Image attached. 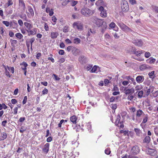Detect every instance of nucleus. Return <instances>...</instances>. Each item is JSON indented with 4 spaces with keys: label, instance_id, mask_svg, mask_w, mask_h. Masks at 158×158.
I'll return each instance as SVG.
<instances>
[{
    "label": "nucleus",
    "instance_id": "64",
    "mask_svg": "<svg viewBox=\"0 0 158 158\" xmlns=\"http://www.w3.org/2000/svg\"><path fill=\"white\" fill-rule=\"evenodd\" d=\"M60 46L61 48H63L65 47V45L62 42L60 44Z\"/></svg>",
    "mask_w": 158,
    "mask_h": 158
},
{
    "label": "nucleus",
    "instance_id": "23",
    "mask_svg": "<svg viewBox=\"0 0 158 158\" xmlns=\"http://www.w3.org/2000/svg\"><path fill=\"white\" fill-rule=\"evenodd\" d=\"M2 138L1 139V140H3L6 139L7 137L6 134L5 132L2 133L1 134Z\"/></svg>",
    "mask_w": 158,
    "mask_h": 158
},
{
    "label": "nucleus",
    "instance_id": "53",
    "mask_svg": "<svg viewBox=\"0 0 158 158\" xmlns=\"http://www.w3.org/2000/svg\"><path fill=\"white\" fill-rule=\"evenodd\" d=\"M68 27L67 26H65L63 29V32L65 33H66L68 32Z\"/></svg>",
    "mask_w": 158,
    "mask_h": 158
},
{
    "label": "nucleus",
    "instance_id": "13",
    "mask_svg": "<svg viewBox=\"0 0 158 158\" xmlns=\"http://www.w3.org/2000/svg\"><path fill=\"white\" fill-rule=\"evenodd\" d=\"M49 144L48 143H46L45 144L44 147L43 149V151L44 152L46 153H48L49 150Z\"/></svg>",
    "mask_w": 158,
    "mask_h": 158
},
{
    "label": "nucleus",
    "instance_id": "56",
    "mask_svg": "<svg viewBox=\"0 0 158 158\" xmlns=\"http://www.w3.org/2000/svg\"><path fill=\"white\" fill-rule=\"evenodd\" d=\"M64 51L63 50H60L59 51V53L61 55H63L64 54Z\"/></svg>",
    "mask_w": 158,
    "mask_h": 158
},
{
    "label": "nucleus",
    "instance_id": "7",
    "mask_svg": "<svg viewBox=\"0 0 158 158\" xmlns=\"http://www.w3.org/2000/svg\"><path fill=\"white\" fill-rule=\"evenodd\" d=\"M134 92L135 89L133 88L131 89H124V93L126 95L133 94Z\"/></svg>",
    "mask_w": 158,
    "mask_h": 158
},
{
    "label": "nucleus",
    "instance_id": "40",
    "mask_svg": "<svg viewBox=\"0 0 158 158\" xmlns=\"http://www.w3.org/2000/svg\"><path fill=\"white\" fill-rule=\"evenodd\" d=\"M42 92L43 95H45L48 93V90L47 89L45 88L43 90Z\"/></svg>",
    "mask_w": 158,
    "mask_h": 158
},
{
    "label": "nucleus",
    "instance_id": "17",
    "mask_svg": "<svg viewBox=\"0 0 158 158\" xmlns=\"http://www.w3.org/2000/svg\"><path fill=\"white\" fill-rule=\"evenodd\" d=\"M151 138L149 136H147L144 139L143 142L147 143H149L150 141Z\"/></svg>",
    "mask_w": 158,
    "mask_h": 158
},
{
    "label": "nucleus",
    "instance_id": "21",
    "mask_svg": "<svg viewBox=\"0 0 158 158\" xmlns=\"http://www.w3.org/2000/svg\"><path fill=\"white\" fill-rule=\"evenodd\" d=\"M143 113V112L141 110H139L137 111L136 116L138 117H140Z\"/></svg>",
    "mask_w": 158,
    "mask_h": 158
},
{
    "label": "nucleus",
    "instance_id": "22",
    "mask_svg": "<svg viewBox=\"0 0 158 158\" xmlns=\"http://www.w3.org/2000/svg\"><path fill=\"white\" fill-rule=\"evenodd\" d=\"M134 131H135L136 135L138 136H140V134L141 133V131L139 129L137 128H135Z\"/></svg>",
    "mask_w": 158,
    "mask_h": 158
},
{
    "label": "nucleus",
    "instance_id": "43",
    "mask_svg": "<svg viewBox=\"0 0 158 158\" xmlns=\"http://www.w3.org/2000/svg\"><path fill=\"white\" fill-rule=\"evenodd\" d=\"M151 56V54L148 52H146L145 53V56L147 58H148Z\"/></svg>",
    "mask_w": 158,
    "mask_h": 158
},
{
    "label": "nucleus",
    "instance_id": "39",
    "mask_svg": "<svg viewBox=\"0 0 158 158\" xmlns=\"http://www.w3.org/2000/svg\"><path fill=\"white\" fill-rule=\"evenodd\" d=\"M35 39L34 38H31L30 40V41L29 42V43H30L31 44V49L32 50V43L34 42L35 41Z\"/></svg>",
    "mask_w": 158,
    "mask_h": 158
},
{
    "label": "nucleus",
    "instance_id": "27",
    "mask_svg": "<svg viewBox=\"0 0 158 158\" xmlns=\"http://www.w3.org/2000/svg\"><path fill=\"white\" fill-rule=\"evenodd\" d=\"M149 60L148 63L150 64L154 63L156 61V59L152 57H150L149 59L147 60V61Z\"/></svg>",
    "mask_w": 158,
    "mask_h": 158
},
{
    "label": "nucleus",
    "instance_id": "31",
    "mask_svg": "<svg viewBox=\"0 0 158 158\" xmlns=\"http://www.w3.org/2000/svg\"><path fill=\"white\" fill-rule=\"evenodd\" d=\"M120 118L121 117L120 115L118 114L116 120L115 121V123L116 124H118L119 123L120 120Z\"/></svg>",
    "mask_w": 158,
    "mask_h": 158
},
{
    "label": "nucleus",
    "instance_id": "29",
    "mask_svg": "<svg viewBox=\"0 0 158 158\" xmlns=\"http://www.w3.org/2000/svg\"><path fill=\"white\" fill-rule=\"evenodd\" d=\"M28 9L31 15L33 16L34 15V12L33 9L30 6H28Z\"/></svg>",
    "mask_w": 158,
    "mask_h": 158
},
{
    "label": "nucleus",
    "instance_id": "58",
    "mask_svg": "<svg viewBox=\"0 0 158 158\" xmlns=\"http://www.w3.org/2000/svg\"><path fill=\"white\" fill-rule=\"evenodd\" d=\"M26 46L27 47L28 51H29V47H30V43H29V42L26 41Z\"/></svg>",
    "mask_w": 158,
    "mask_h": 158
},
{
    "label": "nucleus",
    "instance_id": "62",
    "mask_svg": "<svg viewBox=\"0 0 158 158\" xmlns=\"http://www.w3.org/2000/svg\"><path fill=\"white\" fill-rule=\"evenodd\" d=\"M41 56V54L40 53H38L36 56V58L37 59H39V58Z\"/></svg>",
    "mask_w": 158,
    "mask_h": 158
},
{
    "label": "nucleus",
    "instance_id": "42",
    "mask_svg": "<svg viewBox=\"0 0 158 158\" xmlns=\"http://www.w3.org/2000/svg\"><path fill=\"white\" fill-rule=\"evenodd\" d=\"M11 40H12V42L11 43V44L12 46H14V44H15L17 43V40H12V39H11Z\"/></svg>",
    "mask_w": 158,
    "mask_h": 158
},
{
    "label": "nucleus",
    "instance_id": "2",
    "mask_svg": "<svg viewBox=\"0 0 158 158\" xmlns=\"http://www.w3.org/2000/svg\"><path fill=\"white\" fill-rule=\"evenodd\" d=\"M81 14L85 16H90L94 13L93 11L87 8H82L81 10Z\"/></svg>",
    "mask_w": 158,
    "mask_h": 158
},
{
    "label": "nucleus",
    "instance_id": "48",
    "mask_svg": "<svg viewBox=\"0 0 158 158\" xmlns=\"http://www.w3.org/2000/svg\"><path fill=\"white\" fill-rule=\"evenodd\" d=\"M105 152L106 154L109 155L110 153V151L109 149L107 148L105 150Z\"/></svg>",
    "mask_w": 158,
    "mask_h": 158
},
{
    "label": "nucleus",
    "instance_id": "46",
    "mask_svg": "<svg viewBox=\"0 0 158 158\" xmlns=\"http://www.w3.org/2000/svg\"><path fill=\"white\" fill-rule=\"evenodd\" d=\"M27 96H25L24 97L23 101V105L26 104L27 102Z\"/></svg>",
    "mask_w": 158,
    "mask_h": 158
},
{
    "label": "nucleus",
    "instance_id": "16",
    "mask_svg": "<svg viewBox=\"0 0 158 158\" xmlns=\"http://www.w3.org/2000/svg\"><path fill=\"white\" fill-rule=\"evenodd\" d=\"M58 35V33L57 32H52L51 33V36L52 39L56 38Z\"/></svg>",
    "mask_w": 158,
    "mask_h": 158
},
{
    "label": "nucleus",
    "instance_id": "19",
    "mask_svg": "<svg viewBox=\"0 0 158 158\" xmlns=\"http://www.w3.org/2000/svg\"><path fill=\"white\" fill-rule=\"evenodd\" d=\"M20 65H23L24 66V68H23L22 67H21V69L23 70H26L27 69V67L28 66L27 64L26 63V62L23 61L22 63L20 64Z\"/></svg>",
    "mask_w": 158,
    "mask_h": 158
},
{
    "label": "nucleus",
    "instance_id": "41",
    "mask_svg": "<svg viewBox=\"0 0 158 158\" xmlns=\"http://www.w3.org/2000/svg\"><path fill=\"white\" fill-rule=\"evenodd\" d=\"M3 65L4 66V67L5 68V69H6L5 74L7 76H9V77H10V75L9 72L8 71L7 69H6L5 66L4 65Z\"/></svg>",
    "mask_w": 158,
    "mask_h": 158
},
{
    "label": "nucleus",
    "instance_id": "37",
    "mask_svg": "<svg viewBox=\"0 0 158 158\" xmlns=\"http://www.w3.org/2000/svg\"><path fill=\"white\" fill-rule=\"evenodd\" d=\"M148 116L147 115H146L145 117H144V118L143 119L142 123H145L148 121Z\"/></svg>",
    "mask_w": 158,
    "mask_h": 158
},
{
    "label": "nucleus",
    "instance_id": "63",
    "mask_svg": "<svg viewBox=\"0 0 158 158\" xmlns=\"http://www.w3.org/2000/svg\"><path fill=\"white\" fill-rule=\"evenodd\" d=\"M13 3L12 0H9L7 3L8 6L12 5Z\"/></svg>",
    "mask_w": 158,
    "mask_h": 158
},
{
    "label": "nucleus",
    "instance_id": "11",
    "mask_svg": "<svg viewBox=\"0 0 158 158\" xmlns=\"http://www.w3.org/2000/svg\"><path fill=\"white\" fill-rule=\"evenodd\" d=\"M142 51H136V49L135 48H133L132 49L131 52L134 54H135L137 56H140L141 54L142 53Z\"/></svg>",
    "mask_w": 158,
    "mask_h": 158
},
{
    "label": "nucleus",
    "instance_id": "8",
    "mask_svg": "<svg viewBox=\"0 0 158 158\" xmlns=\"http://www.w3.org/2000/svg\"><path fill=\"white\" fill-rule=\"evenodd\" d=\"M140 150L139 147L136 145L134 146L132 148L131 152L133 154H137L139 152Z\"/></svg>",
    "mask_w": 158,
    "mask_h": 158
},
{
    "label": "nucleus",
    "instance_id": "6",
    "mask_svg": "<svg viewBox=\"0 0 158 158\" xmlns=\"http://www.w3.org/2000/svg\"><path fill=\"white\" fill-rule=\"evenodd\" d=\"M132 43L135 45L139 47L141 46L143 44V42L141 40L134 39L133 40Z\"/></svg>",
    "mask_w": 158,
    "mask_h": 158
},
{
    "label": "nucleus",
    "instance_id": "28",
    "mask_svg": "<svg viewBox=\"0 0 158 158\" xmlns=\"http://www.w3.org/2000/svg\"><path fill=\"white\" fill-rule=\"evenodd\" d=\"M24 25L27 28H31L32 27V25L30 23L27 22H25Z\"/></svg>",
    "mask_w": 158,
    "mask_h": 158
},
{
    "label": "nucleus",
    "instance_id": "15",
    "mask_svg": "<svg viewBox=\"0 0 158 158\" xmlns=\"http://www.w3.org/2000/svg\"><path fill=\"white\" fill-rule=\"evenodd\" d=\"M19 5L23 6V12H24L25 11L26 7L25 6V4L23 0H19Z\"/></svg>",
    "mask_w": 158,
    "mask_h": 158
},
{
    "label": "nucleus",
    "instance_id": "45",
    "mask_svg": "<svg viewBox=\"0 0 158 158\" xmlns=\"http://www.w3.org/2000/svg\"><path fill=\"white\" fill-rule=\"evenodd\" d=\"M129 2L132 5L136 4V2L135 0H129Z\"/></svg>",
    "mask_w": 158,
    "mask_h": 158
},
{
    "label": "nucleus",
    "instance_id": "61",
    "mask_svg": "<svg viewBox=\"0 0 158 158\" xmlns=\"http://www.w3.org/2000/svg\"><path fill=\"white\" fill-rule=\"evenodd\" d=\"M70 2V0H65V1L64 2H63L62 4L63 5H67L69 2Z\"/></svg>",
    "mask_w": 158,
    "mask_h": 158
},
{
    "label": "nucleus",
    "instance_id": "26",
    "mask_svg": "<svg viewBox=\"0 0 158 158\" xmlns=\"http://www.w3.org/2000/svg\"><path fill=\"white\" fill-rule=\"evenodd\" d=\"M81 40L78 38H75L73 40V43L76 44H78L80 43Z\"/></svg>",
    "mask_w": 158,
    "mask_h": 158
},
{
    "label": "nucleus",
    "instance_id": "9",
    "mask_svg": "<svg viewBox=\"0 0 158 158\" xmlns=\"http://www.w3.org/2000/svg\"><path fill=\"white\" fill-rule=\"evenodd\" d=\"M151 67L149 65L145 64L141 65L139 67L140 69L142 71L149 69Z\"/></svg>",
    "mask_w": 158,
    "mask_h": 158
},
{
    "label": "nucleus",
    "instance_id": "55",
    "mask_svg": "<svg viewBox=\"0 0 158 158\" xmlns=\"http://www.w3.org/2000/svg\"><path fill=\"white\" fill-rule=\"evenodd\" d=\"M25 118L24 117H21L19 118V122H23L25 120Z\"/></svg>",
    "mask_w": 158,
    "mask_h": 158
},
{
    "label": "nucleus",
    "instance_id": "50",
    "mask_svg": "<svg viewBox=\"0 0 158 158\" xmlns=\"http://www.w3.org/2000/svg\"><path fill=\"white\" fill-rule=\"evenodd\" d=\"M154 97H156L158 95V90L156 91L154 93H152Z\"/></svg>",
    "mask_w": 158,
    "mask_h": 158
},
{
    "label": "nucleus",
    "instance_id": "24",
    "mask_svg": "<svg viewBox=\"0 0 158 158\" xmlns=\"http://www.w3.org/2000/svg\"><path fill=\"white\" fill-rule=\"evenodd\" d=\"M101 16L103 17H106L107 16V14L106 13V11L105 10L102 11L100 13Z\"/></svg>",
    "mask_w": 158,
    "mask_h": 158
},
{
    "label": "nucleus",
    "instance_id": "12",
    "mask_svg": "<svg viewBox=\"0 0 158 158\" xmlns=\"http://www.w3.org/2000/svg\"><path fill=\"white\" fill-rule=\"evenodd\" d=\"M80 52L79 49L75 47H73L72 49V52L73 54L75 56L78 55Z\"/></svg>",
    "mask_w": 158,
    "mask_h": 158
},
{
    "label": "nucleus",
    "instance_id": "60",
    "mask_svg": "<svg viewBox=\"0 0 158 158\" xmlns=\"http://www.w3.org/2000/svg\"><path fill=\"white\" fill-rule=\"evenodd\" d=\"M7 123V121L6 120L2 121V126L5 127L6 124Z\"/></svg>",
    "mask_w": 158,
    "mask_h": 158
},
{
    "label": "nucleus",
    "instance_id": "1",
    "mask_svg": "<svg viewBox=\"0 0 158 158\" xmlns=\"http://www.w3.org/2000/svg\"><path fill=\"white\" fill-rule=\"evenodd\" d=\"M93 22L95 23L97 26L102 27V32L104 31L105 30L107 27L106 23L102 20L95 18Z\"/></svg>",
    "mask_w": 158,
    "mask_h": 158
},
{
    "label": "nucleus",
    "instance_id": "20",
    "mask_svg": "<svg viewBox=\"0 0 158 158\" xmlns=\"http://www.w3.org/2000/svg\"><path fill=\"white\" fill-rule=\"evenodd\" d=\"M72 17L73 19H75L80 18V14L79 13H76L72 15Z\"/></svg>",
    "mask_w": 158,
    "mask_h": 158
},
{
    "label": "nucleus",
    "instance_id": "59",
    "mask_svg": "<svg viewBox=\"0 0 158 158\" xmlns=\"http://www.w3.org/2000/svg\"><path fill=\"white\" fill-rule=\"evenodd\" d=\"M119 36L118 32H116L114 35V36L115 38H118Z\"/></svg>",
    "mask_w": 158,
    "mask_h": 158
},
{
    "label": "nucleus",
    "instance_id": "18",
    "mask_svg": "<svg viewBox=\"0 0 158 158\" xmlns=\"http://www.w3.org/2000/svg\"><path fill=\"white\" fill-rule=\"evenodd\" d=\"M77 119V118L76 116L75 115H73L70 118L71 121L74 124L76 123V121Z\"/></svg>",
    "mask_w": 158,
    "mask_h": 158
},
{
    "label": "nucleus",
    "instance_id": "35",
    "mask_svg": "<svg viewBox=\"0 0 158 158\" xmlns=\"http://www.w3.org/2000/svg\"><path fill=\"white\" fill-rule=\"evenodd\" d=\"M152 7L153 10H154L155 11L158 13V7L156 6H152Z\"/></svg>",
    "mask_w": 158,
    "mask_h": 158
},
{
    "label": "nucleus",
    "instance_id": "14",
    "mask_svg": "<svg viewBox=\"0 0 158 158\" xmlns=\"http://www.w3.org/2000/svg\"><path fill=\"white\" fill-rule=\"evenodd\" d=\"M148 154L151 156H154L156 154V151L155 149L152 148H149L148 149Z\"/></svg>",
    "mask_w": 158,
    "mask_h": 158
},
{
    "label": "nucleus",
    "instance_id": "32",
    "mask_svg": "<svg viewBox=\"0 0 158 158\" xmlns=\"http://www.w3.org/2000/svg\"><path fill=\"white\" fill-rule=\"evenodd\" d=\"M98 67L96 65H94L92 68L91 70L92 73H95L97 70V68Z\"/></svg>",
    "mask_w": 158,
    "mask_h": 158
},
{
    "label": "nucleus",
    "instance_id": "34",
    "mask_svg": "<svg viewBox=\"0 0 158 158\" xmlns=\"http://www.w3.org/2000/svg\"><path fill=\"white\" fill-rule=\"evenodd\" d=\"M133 94L128 95L127 99L129 101H131L133 98L134 97Z\"/></svg>",
    "mask_w": 158,
    "mask_h": 158
},
{
    "label": "nucleus",
    "instance_id": "47",
    "mask_svg": "<svg viewBox=\"0 0 158 158\" xmlns=\"http://www.w3.org/2000/svg\"><path fill=\"white\" fill-rule=\"evenodd\" d=\"M115 26V24L113 22L111 23L109 25V26L110 27L114 28Z\"/></svg>",
    "mask_w": 158,
    "mask_h": 158
},
{
    "label": "nucleus",
    "instance_id": "25",
    "mask_svg": "<svg viewBox=\"0 0 158 158\" xmlns=\"http://www.w3.org/2000/svg\"><path fill=\"white\" fill-rule=\"evenodd\" d=\"M154 71H152L151 72L149 73H148V75L150 78H152V79L154 78Z\"/></svg>",
    "mask_w": 158,
    "mask_h": 158
},
{
    "label": "nucleus",
    "instance_id": "57",
    "mask_svg": "<svg viewBox=\"0 0 158 158\" xmlns=\"http://www.w3.org/2000/svg\"><path fill=\"white\" fill-rule=\"evenodd\" d=\"M18 23L19 24L20 26H22L23 25V23L22 20L19 19L18 21Z\"/></svg>",
    "mask_w": 158,
    "mask_h": 158
},
{
    "label": "nucleus",
    "instance_id": "30",
    "mask_svg": "<svg viewBox=\"0 0 158 158\" xmlns=\"http://www.w3.org/2000/svg\"><path fill=\"white\" fill-rule=\"evenodd\" d=\"M15 36L19 39H21L23 37V35L19 33H18L15 34Z\"/></svg>",
    "mask_w": 158,
    "mask_h": 158
},
{
    "label": "nucleus",
    "instance_id": "51",
    "mask_svg": "<svg viewBox=\"0 0 158 158\" xmlns=\"http://www.w3.org/2000/svg\"><path fill=\"white\" fill-rule=\"evenodd\" d=\"M20 17L21 19H27V16L25 14H23V15H21Z\"/></svg>",
    "mask_w": 158,
    "mask_h": 158
},
{
    "label": "nucleus",
    "instance_id": "36",
    "mask_svg": "<svg viewBox=\"0 0 158 158\" xmlns=\"http://www.w3.org/2000/svg\"><path fill=\"white\" fill-rule=\"evenodd\" d=\"M104 1L103 0H98L96 2V4L103 5L104 4Z\"/></svg>",
    "mask_w": 158,
    "mask_h": 158
},
{
    "label": "nucleus",
    "instance_id": "52",
    "mask_svg": "<svg viewBox=\"0 0 158 158\" xmlns=\"http://www.w3.org/2000/svg\"><path fill=\"white\" fill-rule=\"evenodd\" d=\"M135 77L134 76H126V77L125 78L126 79H134V78H135Z\"/></svg>",
    "mask_w": 158,
    "mask_h": 158
},
{
    "label": "nucleus",
    "instance_id": "4",
    "mask_svg": "<svg viewBox=\"0 0 158 158\" xmlns=\"http://www.w3.org/2000/svg\"><path fill=\"white\" fill-rule=\"evenodd\" d=\"M73 27L75 28H77L79 30H82L83 29V24L80 21H78L74 22L73 24Z\"/></svg>",
    "mask_w": 158,
    "mask_h": 158
},
{
    "label": "nucleus",
    "instance_id": "44",
    "mask_svg": "<svg viewBox=\"0 0 158 158\" xmlns=\"http://www.w3.org/2000/svg\"><path fill=\"white\" fill-rule=\"evenodd\" d=\"M2 23L5 25L6 27H8L10 23L9 22L7 21H3Z\"/></svg>",
    "mask_w": 158,
    "mask_h": 158
},
{
    "label": "nucleus",
    "instance_id": "54",
    "mask_svg": "<svg viewBox=\"0 0 158 158\" xmlns=\"http://www.w3.org/2000/svg\"><path fill=\"white\" fill-rule=\"evenodd\" d=\"M11 102L12 104H15L17 102V101L15 99H12L11 100Z\"/></svg>",
    "mask_w": 158,
    "mask_h": 158
},
{
    "label": "nucleus",
    "instance_id": "5",
    "mask_svg": "<svg viewBox=\"0 0 158 158\" xmlns=\"http://www.w3.org/2000/svg\"><path fill=\"white\" fill-rule=\"evenodd\" d=\"M119 26L124 31L127 32H132L133 31L130 28L123 23H119Z\"/></svg>",
    "mask_w": 158,
    "mask_h": 158
},
{
    "label": "nucleus",
    "instance_id": "33",
    "mask_svg": "<svg viewBox=\"0 0 158 158\" xmlns=\"http://www.w3.org/2000/svg\"><path fill=\"white\" fill-rule=\"evenodd\" d=\"M143 92L142 90H141L139 91L138 92V95L139 97V98H142L143 96Z\"/></svg>",
    "mask_w": 158,
    "mask_h": 158
},
{
    "label": "nucleus",
    "instance_id": "10",
    "mask_svg": "<svg viewBox=\"0 0 158 158\" xmlns=\"http://www.w3.org/2000/svg\"><path fill=\"white\" fill-rule=\"evenodd\" d=\"M154 87L153 86H150L149 89L145 91V94L146 96H148L150 93H152L154 90Z\"/></svg>",
    "mask_w": 158,
    "mask_h": 158
},
{
    "label": "nucleus",
    "instance_id": "3",
    "mask_svg": "<svg viewBox=\"0 0 158 158\" xmlns=\"http://www.w3.org/2000/svg\"><path fill=\"white\" fill-rule=\"evenodd\" d=\"M121 7L122 11L126 12L129 9V6L126 0L122 1L121 3Z\"/></svg>",
    "mask_w": 158,
    "mask_h": 158
},
{
    "label": "nucleus",
    "instance_id": "49",
    "mask_svg": "<svg viewBox=\"0 0 158 158\" xmlns=\"http://www.w3.org/2000/svg\"><path fill=\"white\" fill-rule=\"evenodd\" d=\"M77 2H78L77 1H72V3H71V5L72 6H74L77 4Z\"/></svg>",
    "mask_w": 158,
    "mask_h": 158
},
{
    "label": "nucleus",
    "instance_id": "38",
    "mask_svg": "<svg viewBox=\"0 0 158 158\" xmlns=\"http://www.w3.org/2000/svg\"><path fill=\"white\" fill-rule=\"evenodd\" d=\"M7 67L8 70L10 71L11 73H14V68L13 67L10 68L9 67L7 66Z\"/></svg>",
    "mask_w": 158,
    "mask_h": 158
}]
</instances>
